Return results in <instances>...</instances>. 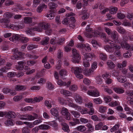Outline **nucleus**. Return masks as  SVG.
Returning a JSON list of instances; mask_svg holds the SVG:
<instances>
[{
    "mask_svg": "<svg viewBox=\"0 0 133 133\" xmlns=\"http://www.w3.org/2000/svg\"><path fill=\"white\" fill-rule=\"evenodd\" d=\"M1 22L4 23V25L6 27L8 28H10L11 29L14 30H18L19 29H22V27L20 26H18L13 24H10L9 23L10 20L9 19L5 18H3L1 19Z\"/></svg>",
    "mask_w": 133,
    "mask_h": 133,
    "instance_id": "obj_1",
    "label": "nucleus"
},
{
    "mask_svg": "<svg viewBox=\"0 0 133 133\" xmlns=\"http://www.w3.org/2000/svg\"><path fill=\"white\" fill-rule=\"evenodd\" d=\"M118 38V35L115 31H114L111 32L110 39H106L105 42L110 44H113V42L117 40Z\"/></svg>",
    "mask_w": 133,
    "mask_h": 133,
    "instance_id": "obj_2",
    "label": "nucleus"
},
{
    "mask_svg": "<svg viewBox=\"0 0 133 133\" xmlns=\"http://www.w3.org/2000/svg\"><path fill=\"white\" fill-rule=\"evenodd\" d=\"M71 70L72 71H74V73L77 78L80 79L83 78V76L81 74L83 70L80 67H72Z\"/></svg>",
    "mask_w": 133,
    "mask_h": 133,
    "instance_id": "obj_3",
    "label": "nucleus"
},
{
    "mask_svg": "<svg viewBox=\"0 0 133 133\" xmlns=\"http://www.w3.org/2000/svg\"><path fill=\"white\" fill-rule=\"evenodd\" d=\"M121 48V46L116 44H114L111 47L109 45H105L104 46V49L108 52L112 53L114 51V49L116 50L120 49Z\"/></svg>",
    "mask_w": 133,
    "mask_h": 133,
    "instance_id": "obj_4",
    "label": "nucleus"
},
{
    "mask_svg": "<svg viewBox=\"0 0 133 133\" xmlns=\"http://www.w3.org/2000/svg\"><path fill=\"white\" fill-rule=\"evenodd\" d=\"M72 51L74 57L72 60V62L74 63H78L80 59V57L78 52L75 49H73Z\"/></svg>",
    "mask_w": 133,
    "mask_h": 133,
    "instance_id": "obj_5",
    "label": "nucleus"
},
{
    "mask_svg": "<svg viewBox=\"0 0 133 133\" xmlns=\"http://www.w3.org/2000/svg\"><path fill=\"white\" fill-rule=\"evenodd\" d=\"M89 95L94 97L98 96H99V93L97 90L96 89L89 90L87 92Z\"/></svg>",
    "mask_w": 133,
    "mask_h": 133,
    "instance_id": "obj_6",
    "label": "nucleus"
},
{
    "mask_svg": "<svg viewBox=\"0 0 133 133\" xmlns=\"http://www.w3.org/2000/svg\"><path fill=\"white\" fill-rule=\"evenodd\" d=\"M61 114L65 116L66 119L68 120L70 119V114L67 109L65 108H62L61 111Z\"/></svg>",
    "mask_w": 133,
    "mask_h": 133,
    "instance_id": "obj_7",
    "label": "nucleus"
},
{
    "mask_svg": "<svg viewBox=\"0 0 133 133\" xmlns=\"http://www.w3.org/2000/svg\"><path fill=\"white\" fill-rule=\"evenodd\" d=\"M82 54L84 55V57L85 58L84 59L88 61H91L95 56L94 54L92 53L85 54V53L83 52Z\"/></svg>",
    "mask_w": 133,
    "mask_h": 133,
    "instance_id": "obj_8",
    "label": "nucleus"
},
{
    "mask_svg": "<svg viewBox=\"0 0 133 133\" xmlns=\"http://www.w3.org/2000/svg\"><path fill=\"white\" fill-rule=\"evenodd\" d=\"M75 109H76L77 111H80L81 114H87L88 112V110L87 109H82L81 107L77 105Z\"/></svg>",
    "mask_w": 133,
    "mask_h": 133,
    "instance_id": "obj_9",
    "label": "nucleus"
},
{
    "mask_svg": "<svg viewBox=\"0 0 133 133\" xmlns=\"http://www.w3.org/2000/svg\"><path fill=\"white\" fill-rule=\"evenodd\" d=\"M74 98L76 102L79 104H81L83 102L82 97L78 94H75Z\"/></svg>",
    "mask_w": 133,
    "mask_h": 133,
    "instance_id": "obj_10",
    "label": "nucleus"
},
{
    "mask_svg": "<svg viewBox=\"0 0 133 133\" xmlns=\"http://www.w3.org/2000/svg\"><path fill=\"white\" fill-rule=\"evenodd\" d=\"M66 101L67 103V102L68 103V105L70 107L75 108L77 106V105L73 103V101L72 99L69 98H66Z\"/></svg>",
    "mask_w": 133,
    "mask_h": 133,
    "instance_id": "obj_11",
    "label": "nucleus"
},
{
    "mask_svg": "<svg viewBox=\"0 0 133 133\" xmlns=\"http://www.w3.org/2000/svg\"><path fill=\"white\" fill-rule=\"evenodd\" d=\"M60 92L62 94L66 96H71L72 95V93L70 91L64 89L61 90Z\"/></svg>",
    "mask_w": 133,
    "mask_h": 133,
    "instance_id": "obj_12",
    "label": "nucleus"
},
{
    "mask_svg": "<svg viewBox=\"0 0 133 133\" xmlns=\"http://www.w3.org/2000/svg\"><path fill=\"white\" fill-rule=\"evenodd\" d=\"M6 117L8 118H15L16 116L15 113L12 111H10L8 112H6Z\"/></svg>",
    "mask_w": 133,
    "mask_h": 133,
    "instance_id": "obj_13",
    "label": "nucleus"
},
{
    "mask_svg": "<svg viewBox=\"0 0 133 133\" xmlns=\"http://www.w3.org/2000/svg\"><path fill=\"white\" fill-rule=\"evenodd\" d=\"M24 118H22L24 120L31 121L34 120L35 117L32 115L26 114L24 115Z\"/></svg>",
    "mask_w": 133,
    "mask_h": 133,
    "instance_id": "obj_14",
    "label": "nucleus"
},
{
    "mask_svg": "<svg viewBox=\"0 0 133 133\" xmlns=\"http://www.w3.org/2000/svg\"><path fill=\"white\" fill-rule=\"evenodd\" d=\"M55 12V10H50L47 15L46 17L50 19H53L54 17V13Z\"/></svg>",
    "mask_w": 133,
    "mask_h": 133,
    "instance_id": "obj_15",
    "label": "nucleus"
},
{
    "mask_svg": "<svg viewBox=\"0 0 133 133\" xmlns=\"http://www.w3.org/2000/svg\"><path fill=\"white\" fill-rule=\"evenodd\" d=\"M47 8V6L44 4H41L39 5L37 9V11L38 13L41 12L44 9H46Z\"/></svg>",
    "mask_w": 133,
    "mask_h": 133,
    "instance_id": "obj_16",
    "label": "nucleus"
},
{
    "mask_svg": "<svg viewBox=\"0 0 133 133\" xmlns=\"http://www.w3.org/2000/svg\"><path fill=\"white\" fill-rule=\"evenodd\" d=\"M113 90L116 93L119 94L124 93L125 91L124 89L119 87H115L113 88Z\"/></svg>",
    "mask_w": 133,
    "mask_h": 133,
    "instance_id": "obj_17",
    "label": "nucleus"
},
{
    "mask_svg": "<svg viewBox=\"0 0 133 133\" xmlns=\"http://www.w3.org/2000/svg\"><path fill=\"white\" fill-rule=\"evenodd\" d=\"M51 115L56 117L58 116L59 115V112L57 109L55 108H52L50 111Z\"/></svg>",
    "mask_w": 133,
    "mask_h": 133,
    "instance_id": "obj_18",
    "label": "nucleus"
},
{
    "mask_svg": "<svg viewBox=\"0 0 133 133\" xmlns=\"http://www.w3.org/2000/svg\"><path fill=\"white\" fill-rule=\"evenodd\" d=\"M94 70L90 68L89 69H86L85 70L84 74L87 76H91L93 74Z\"/></svg>",
    "mask_w": 133,
    "mask_h": 133,
    "instance_id": "obj_19",
    "label": "nucleus"
},
{
    "mask_svg": "<svg viewBox=\"0 0 133 133\" xmlns=\"http://www.w3.org/2000/svg\"><path fill=\"white\" fill-rule=\"evenodd\" d=\"M49 125L54 128V129L56 130H58V124L55 121H53L50 122L48 124Z\"/></svg>",
    "mask_w": 133,
    "mask_h": 133,
    "instance_id": "obj_20",
    "label": "nucleus"
},
{
    "mask_svg": "<svg viewBox=\"0 0 133 133\" xmlns=\"http://www.w3.org/2000/svg\"><path fill=\"white\" fill-rule=\"evenodd\" d=\"M20 37L21 36L19 35L14 34L13 35L12 37L10 38L9 39L11 41H14L20 40Z\"/></svg>",
    "mask_w": 133,
    "mask_h": 133,
    "instance_id": "obj_21",
    "label": "nucleus"
},
{
    "mask_svg": "<svg viewBox=\"0 0 133 133\" xmlns=\"http://www.w3.org/2000/svg\"><path fill=\"white\" fill-rule=\"evenodd\" d=\"M122 48H125L127 50L129 49L130 46L125 41H123L121 43Z\"/></svg>",
    "mask_w": 133,
    "mask_h": 133,
    "instance_id": "obj_22",
    "label": "nucleus"
},
{
    "mask_svg": "<svg viewBox=\"0 0 133 133\" xmlns=\"http://www.w3.org/2000/svg\"><path fill=\"white\" fill-rule=\"evenodd\" d=\"M14 120L10 118H8V119L5 122V124L7 126L12 125L14 124Z\"/></svg>",
    "mask_w": 133,
    "mask_h": 133,
    "instance_id": "obj_23",
    "label": "nucleus"
},
{
    "mask_svg": "<svg viewBox=\"0 0 133 133\" xmlns=\"http://www.w3.org/2000/svg\"><path fill=\"white\" fill-rule=\"evenodd\" d=\"M61 124L63 126L62 129L64 131L68 132H69L70 131L69 126L67 124L63 122L61 123Z\"/></svg>",
    "mask_w": 133,
    "mask_h": 133,
    "instance_id": "obj_24",
    "label": "nucleus"
},
{
    "mask_svg": "<svg viewBox=\"0 0 133 133\" xmlns=\"http://www.w3.org/2000/svg\"><path fill=\"white\" fill-rule=\"evenodd\" d=\"M76 129L79 131L83 132L85 131L87 128L83 125H80L76 128Z\"/></svg>",
    "mask_w": 133,
    "mask_h": 133,
    "instance_id": "obj_25",
    "label": "nucleus"
},
{
    "mask_svg": "<svg viewBox=\"0 0 133 133\" xmlns=\"http://www.w3.org/2000/svg\"><path fill=\"white\" fill-rule=\"evenodd\" d=\"M41 25V23H39L37 26L34 27L33 28H31V30H33V31H36L38 32H41L42 30V27Z\"/></svg>",
    "mask_w": 133,
    "mask_h": 133,
    "instance_id": "obj_26",
    "label": "nucleus"
},
{
    "mask_svg": "<svg viewBox=\"0 0 133 133\" xmlns=\"http://www.w3.org/2000/svg\"><path fill=\"white\" fill-rule=\"evenodd\" d=\"M116 78L118 81L121 83H124L126 81L125 77L122 76H118Z\"/></svg>",
    "mask_w": 133,
    "mask_h": 133,
    "instance_id": "obj_27",
    "label": "nucleus"
},
{
    "mask_svg": "<svg viewBox=\"0 0 133 133\" xmlns=\"http://www.w3.org/2000/svg\"><path fill=\"white\" fill-rule=\"evenodd\" d=\"M26 88L25 87L22 85H17L15 87V89L16 91L23 90Z\"/></svg>",
    "mask_w": 133,
    "mask_h": 133,
    "instance_id": "obj_28",
    "label": "nucleus"
},
{
    "mask_svg": "<svg viewBox=\"0 0 133 133\" xmlns=\"http://www.w3.org/2000/svg\"><path fill=\"white\" fill-rule=\"evenodd\" d=\"M107 64L108 68L109 69H113L115 66V65L114 63L110 61H108L107 62Z\"/></svg>",
    "mask_w": 133,
    "mask_h": 133,
    "instance_id": "obj_29",
    "label": "nucleus"
},
{
    "mask_svg": "<svg viewBox=\"0 0 133 133\" xmlns=\"http://www.w3.org/2000/svg\"><path fill=\"white\" fill-rule=\"evenodd\" d=\"M49 8L50 9H56L57 7V4L53 2H49L48 4Z\"/></svg>",
    "mask_w": 133,
    "mask_h": 133,
    "instance_id": "obj_30",
    "label": "nucleus"
},
{
    "mask_svg": "<svg viewBox=\"0 0 133 133\" xmlns=\"http://www.w3.org/2000/svg\"><path fill=\"white\" fill-rule=\"evenodd\" d=\"M120 126V125L118 123L116 124L114 126H113L110 129V131L111 132H114L115 131L119 129V128Z\"/></svg>",
    "mask_w": 133,
    "mask_h": 133,
    "instance_id": "obj_31",
    "label": "nucleus"
},
{
    "mask_svg": "<svg viewBox=\"0 0 133 133\" xmlns=\"http://www.w3.org/2000/svg\"><path fill=\"white\" fill-rule=\"evenodd\" d=\"M117 30L118 32L122 34H125L126 33V30L123 28L121 26L117 27Z\"/></svg>",
    "mask_w": 133,
    "mask_h": 133,
    "instance_id": "obj_32",
    "label": "nucleus"
},
{
    "mask_svg": "<svg viewBox=\"0 0 133 133\" xmlns=\"http://www.w3.org/2000/svg\"><path fill=\"white\" fill-rule=\"evenodd\" d=\"M49 39V38L48 37H46L44 38L42 41L41 42V44L43 45H45L47 44Z\"/></svg>",
    "mask_w": 133,
    "mask_h": 133,
    "instance_id": "obj_33",
    "label": "nucleus"
},
{
    "mask_svg": "<svg viewBox=\"0 0 133 133\" xmlns=\"http://www.w3.org/2000/svg\"><path fill=\"white\" fill-rule=\"evenodd\" d=\"M73 120L74 121L71 122H69V125L71 126H75L79 123V121L77 119L74 118Z\"/></svg>",
    "mask_w": 133,
    "mask_h": 133,
    "instance_id": "obj_34",
    "label": "nucleus"
},
{
    "mask_svg": "<svg viewBox=\"0 0 133 133\" xmlns=\"http://www.w3.org/2000/svg\"><path fill=\"white\" fill-rule=\"evenodd\" d=\"M118 9L117 7L111 6L110 7L109 9L110 13L111 14H114L116 13Z\"/></svg>",
    "mask_w": 133,
    "mask_h": 133,
    "instance_id": "obj_35",
    "label": "nucleus"
},
{
    "mask_svg": "<svg viewBox=\"0 0 133 133\" xmlns=\"http://www.w3.org/2000/svg\"><path fill=\"white\" fill-rule=\"evenodd\" d=\"M42 27V29L46 30L49 28L50 27V25L49 23L44 24L43 23H40Z\"/></svg>",
    "mask_w": 133,
    "mask_h": 133,
    "instance_id": "obj_36",
    "label": "nucleus"
},
{
    "mask_svg": "<svg viewBox=\"0 0 133 133\" xmlns=\"http://www.w3.org/2000/svg\"><path fill=\"white\" fill-rule=\"evenodd\" d=\"M12 16V14L9 12H7L4 13V17L5 19H9V18H11Z\"/></svg>",
    "mask_w": 133,
    "mask_h": 133,
    "instance_id": "obj_37",
    "label": "nucleus"
},
{
    "mask_svg": "<svg viewBox=\"0 0 133 133\" xmlns=\"http://www.w3.org/2000/svg\"><path fill=\"white\" fill-rule=\"evenodd\" d=\"M43 99V97H42L39 96L38 97H36L34 98L33 99V103L35 102H38L42 101Z\"/></svg>",
    "mask_w": 133,
    "mask_h": 133,
    "instance_id": "obj_38",
    "label": "nucleus"
},
{
    "mask_svg": "<svg viewBox=\"0 0 133 133\" xmlns=\"http://www.w3.org/2000/svg\"><path fill=\"white\" fill-rule=\"evenodd\" d=\"M24 21L25 23H30L32 22V18L31 17H26L24 18Z\"/></svg>",
    "mask_w": 133,
    "mask_h": 133,
    "instance_id": "obj_39",
    "label": "nucleus"
},
{
    "mask_svg": "<svg viewBox=\"0 0 133 133\" xmlns=\"http://www.w3.org/2000/svg\"><path fill=\"white\" fill-rule=\"evenodd\" d=\"M58 102L62 105H66L67 102L66 100H65L63 98L59 97L58 98Z\"/></svg>",
    "mask_w": 133,
    "mask_h": 133,
    "instance_id": "obj_40",
    "label": "nucleus"
},
{
    "mask_svg": "<svg viewBox=\"0 0 133 133\" xmlns=\"http://www.w3.org/2000/svg\"><path fill=\"white\" fill-rule=\"evenodd\" d=\"M96 82L99 85L102 84L103 83L101 78L100 76H97L96 78Z\"/></svg>",
    "mask_w": 133,
    "mask_h": 133,
    "instance_id": "obj_41",
    "label": "nucleus"
},
{
    "mask_svg": "<svg viewBox=\"0 0 133 133\" xmlns=\"http://www.w3.org/2000/svg\"><path fill=\"white\" fill-rule=\"evenodd\" d=\"M39 127L40 129L45 130L48 129L50 128L49 126L45 124L41 125Z\"/></svg>",
    "mask_w": 133,
    "mask_h": 133,
    "instance_id": "obj_42",
    "label": "nucleus"
},
{
    "mask_svg": "<svg viewBox=\"0 0 133 133\" xmlns=\"http://www.w3.org/2000/svg\"><path fill=\"white\" fill-rule=\"evenodd\" d=\"M70 112L75 118H78L80 115L79 113L76 111L72 110Z\"/></svg>",
    "mask_w": 133,
    "mask_h": 133,
    "instance_id": "obj_43",
    "label": "nucleus"
},
{
    "mask_svg": "<svg viewBox=\"0 0 133 133\" xmlns=\"http://www.w3.org/2000/svg\"><path fill=\"white\" fill-rule=\"evenodd\" d=\"M125 15L121 12H118L117 14L118 18L120 19H123L125 17Z\"/></svg>",
    "mask_w": 133,
    "mask_h": 133,
    "instance_id": "obj_44",
    "label": "nucleus"
},
{
    "mask_svg": "<svg viewBox=\"0 0 133 133\" xmlns=\"http://www.w3.org/2000/svg\"><path fill=\"white\" fill-rule=\"evenodd\" d=\"M103 126L102 123L100 122L95 125V129L96 130H101L102 127Z\"/></svg>",
    "mask_w": 133,
    "mask_h": 133,
    "instance_id": "obj_45",
    "label": "nucleus"
},
{
    "mask_svg": "<svg viewBox=\"0 0 133 133\" xmlns=\"http://www.w3.org/2000/svg\"><path fill=\"white\" fill-rule=\"evenodd\" d=\"M23 98V96L22 95H17L15 96L13 98V100L14 101L17 102L19 101Z\"/></svg>",
    "mask_w": 133,
    "mask_h": 133,
    "instance_id": "obj_46",
    "label": "nucleus"
},
{
    "mask_svg": "<svg viewBox=\"0 0 133 133\" xmlns=\"http://www.w3.org/2000/svg\"><path fill=\"white\" fill-rule=\"evenodd\" d=\"M24 124L27 125V127L29 128H32L35 125H34L33 124V122L32 123L31 122H24Z\"/></svg>",
    "mask_w": 133,
    "mask_h": 133,
    "instance_id": "obj_47",
    "label": "nucleus"
},
{
    "mask_svg": "<svg viewBox=\"0 0 133 133\" xmlns=\"http://www.w3.org/2000/svg\"><path fill=\"white\" fill-rule=\"evenodd\" d=\"M91 43L93 47L95 48H97L98 46H100L99 44L96 41L94 40H92Z\"/></svg>",
    "mask_w": 133,
    "mask_h": 133,
    "instance_id": "obj_48",
    "label": "nucleus"
},
{
    "mask_svg": "<svg viewBox=\"0 0 133 133\" xmlns=\"http://www.w3.org/2000/svg\"><path fill=\"white\" fill-rule=\"evenodd\" d=\"M104 101L106 103L109 102L111 101L112 100L111 97L109 96H104Z\"/></svg>",
    "mask_w": 133,
    "mask_h": 133,
    "instance_id": "obj_49",
    "label": "nucleus"
},
{
    "mask_svg": "<svg viewBox=\"0 0 133 133\" xmlns=\"http://www.w3.org/2000/svg\"><path fill=\"white\" fill-rule=\"evenodd\" d=\"M92 36L94 37H97L100 34V33L97 30H94L91 32Z\"/></svg>",
    "mask_w": 133,
    "mask_h": 133,
    "instance_id": "obj_50",
    "label": "nucleus"
},
{
    "mask_svg": "<svg viewBox=\"0 0 133 133\" xmlns=\"http://www.w3.org/2000/svg\"><path fill=\"white\" fill-rule=\"evenodd\" d=\"M78 89V87L75 85H71L69 88V90L71 91H75Z\"/></svg>",
    "mask_w": 133,
    "mask_h": 133,
    "instance_id": "obj_51",
    "label": "nucleus"
},
{
    "mask_svg": "<svg viewBox=\"0 0 133 133\" xmlns=\"http://www.w3.org/2000/svg\"><path fill=\"white\" fill-rule=\"evenodd\" d=\"M93 102L95 103L98 104H100L102 103V101L100 98H96L93 99Z\"/></svg>",
    "mask_w": 133,
    "mask_h": 133,
    "instance_id": "obj_52",
    "label": "nucleus"
},
{
    "mask_svg": "<svg viewBox=\"0 0 133 133\" xmlns=\"http://www.w3.org/2000/svg\"><path fill=\"white\" fill-rule=\"evenodd\" d=\"M20 40L23 43H26L29 41V39L27 37L21 36Z\"/></svg>",
    "mask_w": 133,
    "mask_h": 133,
    "instance_id": "obj_53",
    "label": "nucleus"
},
{
    "mask_svg": "<svg viewBox=\"0 0 133 133\" xmlns=\"http://www.w3.org/2000/svg\"><path fill=\"white\" fill-rule=\"evenodd\" d=\"M119 105V103L116 101H112L109 104V105L112 107H115Z\"/></svg>",
    "mask_w": 133,
    "mask_h": 133,
    "instance_id": "obj_54",
    "label": "nucleus"
},
{
    "mask_svg": "<svg viewBox=\"0 0 133 133\" xmlns=\"http://www.w3.org/2000/svg\"><path fill=\"white\" fill-rule=\"evenodd\" d=\"M33 108L30 106L25 107L22 109V111H30L33 110Z\"/></svg>",
    "mask_w": 133,
    "mask_h": 133,
    "instance_id": "obj_55",
    "label": "nucleus"
},
{
    "mask_svg": "<svg viewBox=\"0 0 133 133\" xmlns=\"http://www.w3.org/2000/svg\"><path fill=\"white\" fill-rule=\"evenodd\" d=\"M99 57L101 59L104 61L106 60L107 58L106 55L103 53H100Z\"/></svg>",
    "mask_w": 133,
    "mask_h": 133,
    "instance_id": "obj_56",
    "label": "nucleus"
},
{
    "mask_svg": "<svg viewBox=\"0 0 133 133\" xmlns=\"http://www.w3.org/2000/svg\"><path fill=\"white\" fill-rule=\"evenodd\" d=\"M37 47L38 45H37L31 44L29 45L27 48L28 50H30L37 48Z\"/></svg>",
    "mask_w": 133,
    "mask_h": 133,
    "instance_id": "obj_57",
    "label": "nucleus"
},
{
    "mask_svg": "<svg viewBox=\"0 0 133 133\" xmlns=\"http://www.w3.org/2000/svg\"><path fill=\"white\" fill-rule=\"evenodd\" d=\"M107 109L106 107L101 106L99 107V111L101 113H103L105 112Z\"/></svg>",
    "mask_w": 133,
    "mask_h": 133,
    "instance_id": "obj_58",
    "label": "nucleus"
},
{
    "mask_svg": "<svg viewBox=\"0 0 133 133\" xmlns=\"http://www.w3.org/2000/svg\"><path fill=\"white\" fill-rule=\"evenodd\" d=\"M128 96L127 97V99L128 100V102L129 104L130 105L133 104V97Z\"/></svg>",
    "mask_w": 133,
    "mask_h": 133,
    "instance_id": "obj_59",
    "label": "nucleus"
},
{
    "mask_svg": "<svg viewBox=\"0 0 133 133\" xmlns=\"http://www.w3.org/2000/svg\"><path fill=\"white\" fill-rule=\"evenodd\" d=\"M131 54L129 51H128L127 53L124 54L123 55V56L124 57L127 58L131 57Z\"/></svg>",
    "mask_w": 133,
    "mask_h": 133,
    "instance_id": "obj_60",
    "label": "nucleus"
},
{
    "mask_svg": "<svg viewBox=\"0 0 133 133\" xmlns=\"http://www.w3.org/2000/svg\"><path fill=\"white\" fill-rule=\"evenodd\" d=\"M45 104L48 109L52 107L51 103L48 101L46 100L45 101Z\"/></svg>",
    "mask_w": 133,
    "mask_h": 133,
    "instance_id": "obj_61",
    "label": "nucleus"
},
{
    "mask_svg": "<svg viewBox=\"0 0 133 133\" xmlns=\"http://www.w3.org/2000/svg\"><path fill=\"white\" fill-rule=\"evenodd\" d=\"M57 39L56 37L53 38H52L50 41V43L51 44L54 45L56 43H57Z\"/></svg>",
    "mask_w": 133,
    "mask_h": 133,
    "instance_id": "obj_62",
    "label": "nucleus"
},
{
    "mask_svg": "<svg viewBox=\"0 0 133 133\" xmlns=\"http://www.w3.org/2000/svg\"><path fill=\"white\" fill-rule=\"evenodd\" d=\"M16 75V73L14 72H10L7 73V76L9 77H14Z\"/></svg>",
    "mask_w": 133,
    "mask_h": 133,
    "instance_id": "obj_63",
    "label": "nucleus"
},
{
    "mask_svg": "<svg viewBox=\"0 0 133 133\" xmlns=\"http://www.w3.org/2000/svg\"><path fill=\"white\" fill-rule=\"evenodd\" d=\"M36 62L33 61H28L27 62V65L30 66H32L35 64Z\"/></svg>",
    "mask_w": 133,
    "mask_h": 133,
    "instance_id": "obj_64",
    "label": "nucleus"
}]
</instances>
